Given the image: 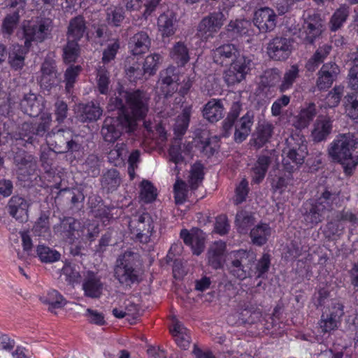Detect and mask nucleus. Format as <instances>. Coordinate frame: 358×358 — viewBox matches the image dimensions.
I'll return each instance as SVG.
<instances>
[{
  "mask_svg": "<svg viewBox=\"0 0 358 358\" xmlns=\"http://www.w3.org/2000/svg\"><path fill=\"white\" fill-rule=\"evenodd\" d=\"M110 110H118V116L105 118L101 134L106 142L114 143L124 131L133 132L137 121L148 111V99L142 91H117L108 103Z\"/></svg>",
  "mask_w": 358,
  "mask_h": 358,
  "instance_id": "f257e3e1",
  "label": "nucleus"
},
{
  "mask_svg": "<svg viewBox=\"0 0 358 358\" xmlns=\"http://www.w3.org/2000/svg\"><path fill=\"white\" fill-rule=\"evenodd\" d=\"M139 262L140 255L131 251H126L117 259L114 277L124 288L130 289L140 282Z\"/></svg>",
  "mask_w": 358,
  "mask_h": 358,
  "instance_id": "f03ea898",
  "label": "nucleus"
},
{
  "mask_svg": "<svg viewBox=\"0 0 358 358\" xmlns=\"http://www.w3.org/2000/svg\"><path fill=\"white\" fill-rule=\"evenodd\" d=\"M256 260L252 252L239 250L230 255V259L227 264L229 273L234 278L243 280L251 278L254 274V265Z\"/></svg>",
  "mask_w": 358,
  "mask_h": 358,
  "instance_id": "7ed1b4c3",
  "label": "nucleus"
},
{
  "mask_svg": "<svg viewBox=\"0 0 358 358\" xmlns=\"http://www.w3.org/2000/svg\"><path fill=\"white\" fill-rule=\"evenodd\" d=\"M337 200V194L324 190L315 203L309 204L310 208H307L304 214L305 220L311 224H317L322 222L334 208V205ZM308 205V203L306 204V206Z\"/></svg>",
  "mask_w": 358,
  "mask_h": 358,
  "instance_id": "20e7f679",
  "label": "nucleus"
},
{
  "mask_svg": "<svg viewBox=\"0 0 358 358\" xmlns=\"http://www.w3.org/2000/svg\"><path fill=\"white\" fill-rule=\"evenodd\" d=\"M358 145V136L355 133L340 134L331 143L329 155L336 162H343L352 157Z\"/></svg>",
  "mask_w": 358,
  "mask_h": 358,
  "instance_id": "39448f33",
  "label": "nucleus"
},
{
  "mask_svg": "<svg viewBox=\"0 0 358 358\" xmlns=\"http://www.w3.org/2000/svg\"><path fill=\"white\" fill-rule=\"evenodd\" d=\"M46 142L50 148L57 153H66L80 149V144L73 139L70 130L59 129L57 132L48 134Z\"/></svg>",
  "mask_w": 358,
  "mask_h": 358,
  "instance_id": "423d86ee",
  "label": "nucleus"
},
{
  "mask_svg": "<svg viewBox=\"0 0 358 358\" xmlns=\"http://www.w3.org/2000/svg\"><path fill=\"white\" fill-rule=\"evenodd\" d=\"M129 227L131 234L137 241L147 243L152 234L154 224L148 213H143L133 216L129 222Z\"/></svg>",
  "mask_w": 358,
  "mask_h": 358,
  "instance_id": "0eeeda50",
  "label": "nucleus"
},
{
  "mask_svg": "<svg viewBox=\"0 0 358 358\" xmlns=\"http://www.w3.org/2000/svg\"><path fill=\"white\" fill-rule=\"evenodd\" d=\"M294 41L291 38L276 36L267 44L268 57L275 61H285L289 58L293 50Z\"/></svg>",
  "mask_w": 358,
  "mask_h": 358,
  "instance_id": "6e6552de",
  "label": "nucleus"
},
{
  "mask_svg": "<svg viewBox=\"0 0 358 358\" xmlns=\"http://www.w3.org/2000/svg\"><path fill=\"white\" fill-rule=\"evenodd\" d=\"M225 20L222 12L217 11L210 13L199 22L196 34L202 40L207 41L220 29Z\"/></svg>",
  "mask_w": 358,
  "mask_h": 358,
  "instance_id": "1a4fd4ad",
  "label": "nucleus"
},
{
  "mask_svg": "<svg viewBox=\"0 0 358 358\" xmlns=\"http://www.w3.org/2000/svg\"><path fill=\"white\" fill-rule=\"evenodd\" d=\"M52 21L49 19L41 20L36 24H28L24 27V45L29 48L31 41L42 42L52 31Z\"/></svg>",
  "mask_w": 358,
  "mask_h": 358,
  "instance_id": "9d476101",
  "label": "nucleus"
},
{
  "mask_svg": "<svg viewBox=\"0 0 358 358\" xmlns=\"http://www.w3.org/2000/svg\"><path fill=\"white\" fill-rule=\"evenodd\" d=\"M213 62L221 66H231L241 60L240 58H246L241 54L239 49L232 43L222 45L212 51Z\"/></svg>",
  "mask_w": 358,
  "mask_h": 358,
  "instance_id": "9b49d317",
  "label": "nucleus"
},
{
  "mask_svg": "<svg viewBox=\"0 0 358 358\" xmlns=\"http://www.w3.org/2000/svg\"><path fill=\"white\" fill-rule=\"evenodd\" d=\"M323 31L322 19L318 15H313L304 20L299 36L303 43L312 44Z\"/></svg>",
  "mask_w": 358,
  "mask_h": 358,
  "instance_id": "f8f14e48",
  "label": "nucleus"
},
{
  "mask_svg": "<svg viewBox=\"0 0 358 358\" xmlns=\"http://www.w3.org/2000/svg\"><path fill=\"white\" fill-rule=\"evenodd\" d=\"M104 284L98 273L87 271L83 273L82 289L84 295L91 299H99L103 294Z\"/></svg>",
  "mask_w": 358,
  "mask_h": 358,
  "instance_id": "ddd939ff",
  "label": "nucleus"
},
{
  "mask_svg": "<svg viewBox=\"0 0 358 358\" xmlns=\"http://www.w3.org/2000/svg\"><path fill=\"white\" fill-rule=\"evenodd\" d=\"M278 16L275 11L268 8H259L254 13L252 22L262 33L273 31L276 27Z\"/></svg>",
  "mask_w": 358,
  "mask_h": 358,
  "instance_id": "4468645a",
  "label": "nucleus"
},
{
  "mask_svg": "<svg viewBox=\"0 0 358 358\" xmlns=\"http://www.w3.org/2000/svg\"><path fill=\"white\" fill-rule=\"evenodd\" d=\"M240 59L229 66V69L224 73V81L228 86H233L241 83L250 69L251 60L250 59L240 58Z\"/></svg>",
  "mask_w": 358,
  "mask_h": 358,
  "instance_id": "2eb2a0df",
  "label": "nucleus"
},
{
  "mask_svg": "<svg viewBox=\"0 0 358 358\" xmlns=\"http://www.w3.org/2000/svg\"><path fill=\"white\" fill-rule=\"evenodd\" d=\"M52 121L50 113H43L40 117V122L36 123H24L22 126V130L25 131L22 134L24 137L27 136L26 141L29 143H34L35 136H43L50 127Z\"/></svg>",
  "mask_w": 358,
  "mask_h": 358,
  "instance_id": "dca6fc26",
  "label": "nucleus"
},
{
  "mask_svg": "<svg viewBox=\"0 0 358 358\" xmlns=\"http://www.w3.org/2000/svg\"><path fill=\"white\" fill-rule=\"evenodd\" d=\"M14 163L17 166L18 175L25 180L26 177L33 175L37 167L36 158L24 151H19L14 157Z\"/></svg>",
  "mask_w": 358,
  "mask_h": 358,
  "instance_id": "f3484780",
  "label": "nucleus"
},
{
  "mask_svg": "<svg viewBox=\"0 0 358 358\" xmlns=\"http://www.w3.org/2000/svg\"><path fill=\"white\" fill-rule=\"evenodd\" d=\"M333 120L327 115H319L313 124L311 138L315 143L326 141L331 133Z\"/></svg>",
  "mask_w": 358,
  "mask_h": 358,
  "instance_id": "a211bd4d",
  "label": "nucleus"
},
{
  "mask_svg": "<svg viewBox=\"0 0 358 358\" xmlns=\"http://www.w3.org/2000/svg\"><path fill=\"white\" fill-rule=\"evenodd\" d=\"M29 207V203L28 201L19 196H13L8 203L10 215L20 222L27 221Z\"/></svg>",
  "mask_w": 358,
  "mask_h": 358,
  "instance_id": "6ab92c4d",
  "label": "nucleus"
},
{
  "mask_svg": "<svg viewBox=\"0 0 358 358\" xmlns=\"http://www.w3.org/2000/svg\"><path fill=\"white\" fill-rule=\"evenodd\" d=\"M79 228H80V223L74 218L68 217L62 220L58 225L55 226L54 230L73 243L78 238Z\"/></svg>",
  "mask_w": 358,
  "mask_h": 358,
  "instance_id": "aec40b11",
  "label": "nucleus"
},
{
  "mask_svg": "<svg viewBox=\"0 0 358 358\" xmlns=\"http://www.w3.org/2000/svg\"><path fill=\"white\" fill-rule=\"evenodd\" d=\"M338 72V66L335 63L324 64L319 72V78L317 82L318 88L324 90L331 87Z\"/></svg>",
  "mask_w": 358,
  "mask_h": 358,
  "instance_id": "412c9836",
  "label": "nucleus"
},
{
  "mask_svg": "<svg viewBox=\"0 0 358 358\" xmlns=\"http://www.w3.org/2000/svg\"><path fill=\"white\" fill-rule=\"evenodd\" d=\"M20 106L24 113L31 117H36L42 111V97L38 96L35 93L29 91L24 94L22 99Z\"/></svg>",
  "mask_w": 358,
  "mask_h": 358,
  "instance_id": "4be33fe9",
  "label": "nucleus"
},
{
  "mask_svg": "<svg viewBox=\"0 0 358 358\" xmlns=\"http://www.w3.org/2000/svg\"><path fill=\"white\" fill-rule=\"evenodd\" d=\"M254 122V115L247 112L242 117L236 122L234 140L237 143L243 142L249 135Z\"/></svg>",
  "mask_w": 358,
  "mask_h": 358,
  "instance_id": "5701e85b",
  "label": "nucleus"
},
{
  "mask_svg": "<svg viewBox=\"0 0 358 358\" xmlns=\"http://www.w3.org/2000/svg\"><path fill=\"white\" fill-rule=\"evenodd\" d=\"M329 314H322L320 321L322 331L327 333L337 328L338 319L343 315V306L337 303L332 308Z\"/></svg>",
  "mask_w": 358,
  "mask_h": 358,
  "instance_id": "b1692460",
  "label": "nucleus"
},
{
  "mask_svg": "<svg viewBox=\"0 0 358 358\" xmlns=\"http://www.w3.org/2000/svg\"><path fill=\"white\" fill-rule=\"evenodd\" d=\"M79 119L83 122L96 121L102 115L103 110L99 104L92 101L80 103L78 106Z\"/></svg>",
  "mask_w": 358,
  "mask_h": 358,
  "instance_id": "393cba45",
  "label": "nucleus"
},
{
  "mask_svg": "<svg viewBox=\"0 0 358 358\" xmlns=\"http://www.w3.org/2000/svg\"><path fill=\"white\" fill-rule=\"evenodd\" d=\"M226 250V244L222 241L214 242L208 251V264L214 269L222 266L223 257Z\"/></svg>",
  "mask_w": 358,
  "mask_h": 358,
  "instance_id": "a878e982",
  "label": "nucleus"
},
{
  "mask_svg": "<svg viewBox=\"0 0 358 358\" xmlns=\"http://www.w3.org/2000/svg\"><path fill=\"white\" fill-rule=\"evenodd\" d=\"M150 43V38L145 31L135 34L129 41L131 51L135 55L146 52L149 50Z\"/></svg>",
  "mask_w": 358,
  "mask_h": 358,
  "instance_id": "bb28decb",
  "label": "nucleus"
},
{
  "mask_svg": "<svg viewBox=\"0 0 358 358\" xmlns=\"http://www.w3.org/2000/svg\"><path fill=\"white\" fill-rule=\"evenodd\" d=\"M157 24L162 37L173 36L178 27L176 17L172 13L161 15L158 18Z\"/></svg>",
  "mask_w": 358,
  "mask_h": 358,
  "instance_id": "cd10ccee",
  "label": "nucleus"
},
{
  "mask_svg": "<svg viewBox=\"0 0 358 358\" xmlns=\"http://www.w3.org/2000/svg\"><path fill=\"white\" fill-rule=\"evenodd\" d=\"M317 111L315 104L310 103L308 105L301 110L299 113L293 119L292 125L297 129L306 128L310 122L316 115Z\"/></svg>",
  "mask_w": 358,
  "mask_h": 358,
  "instance_id": "c85d7f7f",
  "label": "nucleus"
},
{
  "mask_svg": "<svg viewBox=\"0 0 358 358\" xmlns=\"http://www.w3.org/2000/svg\"><path fill=\"white\" fill-rule=\"evenodd\" d=\"M42 76L41 78V87L44 90L54 87L57 78L55 63L52 59H45L41 66Z\"/></svg>",
  "mask_w": 358,
  "mask_h": 358,
  "instance_id": "c756f323",
  "label": "nucleus"
},
{
  "mask_svg": "<svg viewBox=\"0 0 358 358\" xmlns=\"http://www.w3.org/2000/svg\"><path fill=\"white\" fill-rule=\"evenodd\" d=\"M271 163V158L267 155H259L251 169L252 182L260 183L265 178Z\"/></svg>",
  "mask_w": 358,
  "mask_h": 358,
  "instance_id": "7c9ffc66",
  "label": "nucleus"
},
{
  "mask_svg": "<svg viewBox=\"0 0 358 358\" xmlns=\"http://www.w3.org/2000/svg\"><path fill=\"white\" fill-rule=\"evenodd\" d=\"M180 236L187 245L191 247L194 255H199L203 252L204 237L202 234H191L185 229L181 230Z\"/></svg>",
  "mask_w": 358,
  "mask_h": 358,
  "instance_id": "2f4dec72",
  "label": "nucleus"
},
{
  "mask_svg": "<svg viewBox=\"0 0 358 358\" xmlns=\"http://www.w3.org/2000/svg\"><path fill=\"white\" fill-rule=\"evenodd\" d=\"M292 140H294L293 138H292L290 141H287L288 144L291 146L284 149L283 153H287L289 156L292 157V159L296 162L299 165H301L308 154L307 146L301 138L299 139L298 143H295L294 144L292 143L291 141Z\"/></svg>",
  "mask_w": 358,
  "mask_h": 358,
  "instance_id": "473e14b6",
  "label": "nucleus"
},
{
  "mask_svg": "<svg viewBox=\"0 0 358 358\" xmlns=\"http://www.w3.org/2000/svg\"><path fill=\"white\" fill-rule=\"evenodd\" d=\"M203 115L208 121L216 122L224 115V108L220 100L212 99L204 106Z\"/></svg>",
  "mask_w": 358,
  "mask_h": 358,
  "instance_id": "72a5a7b5",
  "label": "nucleus"
},
{
  "mask_svg": "<svg viewBox=\"0 0 358 358\" xmlns=\"http://www.w3.org/2000/svg\"><path fill=\"white\" fill-rule=\"evenodd\" d=\"M170 331L178 346L183 350H187L189 347L190 336L188 330L181 322L176 321Z\"/></svg>",
  "mask_w": 358,
  "mask_h": 358,
  "instance_id": "f704fd0d",
  "label": "nucleus"
},
{
  "mask_svg": "<svg viewBox=\"0 0 358 358\" xmlns=\"http://www.w3.org/2000/svg\"><path fill=\"white\" fill-rule=\"evenodd\" d=\"M271 234V229L269 225L262 223L250 230V236L254 245L262 246L267 242Z\"/></svg>",
  "mask_w": 358,
  "mask_h": 358,
  "instance_id": "c9c22d12",
  "label": "nucleus"
},
{
  "mask_svg": "<svg viewBox=\"0 0 358 358\" xmlns=\"http://www.w3.org/2000/svg\"><path fill=\"white\" fill-rule=\"evenodd\" d=\"M120 183V173L116 169H109L101 176V187L108 193L115 191Z\"/></svg>",
  "mask_w": 358,
  "mask_h": 358,
  "instance_id": "e433bc0d",
  "label": "nucleus"
},
{
  "mask_svg": "<svg viewBox=\"0 0 358 358\" xmlns=\"http://www.w3.org/2000/svg\"><path fill=\"white\" fill-rule=\"evenodd\" d=\"M86 25L82 16H77L71 20L68 27L67 39L79 41L84 35Z\"/></svg>",
  "mask_w": 358,
  "mask_h": 358,
  "instance_id": "4c0bfd02",
  "label": "nucleus"
},
{
  "mask_svg": "<svg viewBox=\"0 0 358 358\" xmlns=\"http://www.w3.org/2000/svg\"><path fill=\"white\" fill-rule=\"evenodd\" d=\"M169 55L173 61L180 66H185L189 60V50L182 42H177L170 50Z\"/></svg>",
  "mask_w": 358,
  "mask_h": 358,
  "instance_id": "58836bf2",
  "label": "nucleus"
},
{
  "mask_svg": "<svg viewBox=\"0 0 358 358\" xmlns=\"http://www.w3.org/2000/svg\"><path fill=\"white\" fill-rule=\"evenodd\" d=\"M241 111V105L238 102L234 103L229 113L222 122V136L224 137H228L231 134Z\"/></svg>",
  "mask_w": 358,
  "mask_h": 358,
  "instance_id": "ea45409f",
  "label": "nucleus"
},
{
  "mask_svg": "<svg viewBox=\"0 0 358 358\" xmlns=\"http://www.w3.org/2000/svg\"><path fill=\"white\" fill-rule=\"evenodd\" d=\"M27 52L25 48L20 45H13L8 55V62L15 70L21 69L24 65V58Z\"/></svg>",
  "mask_w": 358,
  "mask_h": 358,
  "instance_id": "a19ab883",
  "label": "nucleus"
},
{
  "mask_svg": "<svg viewBox=\"0 0 358 358\" xmlns=\"http://www.w3.org/2000/svg\"><path fill=\"white\" fill-rule=\"evenodd\" d=\"M128 149L124 143H118L113 149L110 150L108 154V159L110 163L115 166H122L124 164V160L127 155Z\"/></svg>",
  "mask_w": 358,
  "mask_h": 358,
  "instance_id": "79ce46f5",
  "label": "nucleus"
},
{
  "mask_svg": "<svg viewBox=\"0 0 358 358\" xmlns=\"http://www.w3.org/2000/svg\"><path fill=\"white\" fill-rule=\"evenodd\" d=\"M350 14V7L347 5L341 6L333 14L330 20V29L336 31L341 27Z\"/></svg>",
  "mask_w": 358,
  "mask_h": 358,
  "instance_id": "37998d69",
  "label": "nucleus"
},
{
  "mask_svg": "<svg viewBox=\"0 0 358 358\" xmlns=\"http://www.w3.org/2000/svg\"><path fill=\"white\" fill-rule=\"evenodd\" d=\"M192 113V107H185L183 108L181 115H178L174 126L175 134L178 136H182L187 131L190 115Z\"/></svg>",
  "mask_w": 358,
  "mask_h": 358,
  "instance_id": "c03bdc74",
  "label": "nucleus"
},
{
  "mask_svg": "<svg viewBox=\"0 0 358 358\" xmlns=\"http://www.w3.org/2000/svg\"><path fill=\"white\" fill-rule=\"evenodd\" d=\"M347 115L352 120H358V91H352L345 97Z\"/></svg>",
  "mask_w": 358,
  "mask_h": 358,
  "instance_id": "a18cd8bd",
  "label": "nucleus"
},
{
  "mask_svg": "<svg viewBox=\"0 0 358 358\" xmlns=\"http://www.w3.org/2000/svg\"><path fill=\"white\" fill-rule=\"evenodd\" d=\"M280 80V74L278 69L266 70L259 78L258 83L263 88L273 87Z\"/></svg>",
  "mask_w": 358,
  "mask_h": 358,
  "instance_id": "49530a36",
  "label": "nucleus"
},
{
  "mask_svg": "<svg viewBox=\"0 0 358 358\" xmlns=\"http://www.w3.org/2000/svg\"><path fill=\"white\" fill-rule=\"evenodd\" d=\"M273 131V126L268 122L260 124L257 129V137L255 143L258 148L262 147L271 138Z\"/></svg>",
  "mask_w": 358,
  "mask_h": 358,
  "instance_id": "de8ad7c7",
  "label": "nucleus"
},
{
  "mask_svg": "<svg viewBox=\"0 0 358 358\" xmlns=\"http://www.w3.org/2000/svg\"><path fill=\"white\" fill-rule=\"evenodd\" d=\"M178 80V76L176 73V67L171 66L161 71L159 83L161 88H173Z\"/></svg>",
  "mask_w": 358,
  "mask_h": 358,
  "instance_id": "09e8293b",
  "label": "nucleus"
},
{
  "mask_svg": "<svg viewBox=\"0 0 358 358\" xmlns=\"http://www.w3.org/2000/svg\"><path fill=\"white\" fill-rule=\"evenodd\" d=\"M254 222V217L249 212L241 210L236 214L235 222L238 231L241 234H246Z\"/></svg>",
  "mask_w": 358,
  "mask_h": 358,
  "instance_id": "8fccbe9b",
  "label": "nucleus"
},
{
  "mask_svg": "<svg viewBox=\"0 0 358 358\" xmlns=\"http://www.w3.org/2000/svg\"><path fill=\"white\" fill-rule=\"evenodd\" d=\"M99 226L94 223H87L79 228V234L76 240L81 239L83 241H93L99 235Z\"/></svg>",
  "mask_w": 358,
  "mask_h": 358,
  "instance_id": "3c124183",
  "label": "nucleus"
},
{
  "mask_svg": "<svg viewBox=\"0 0 358 358\" xmlns=\"http://www.w3.org/2000/svg\"><path fill=\"white\" fill-rule=\"evenodd\" d=\"M331 50V45L324 44L320 46L307 64L308 69H314L315 66L322 63Z\"/></svg>",
  "mask_w": 358,
  "mask_h": 358,
  "instance_id": "603ef678",
  "label": "nucleus"
},
{
  "mask_svg": "<svg viewBox=\"0 0 358 358\" xmlns=\"http://www.w3.org/2000/svg\"><path fill=\"white\" fill-rule=\"evenodd\" d=\"M43 303L48 304V310L52 311L53 308H60L66 304V300L57 291H50L46 296L41 298Z\"/></svg>",
  "mask_w": 358,
  "mask_h": 358,
  "instance_id": "864d4df0",
  "label": "nucleus"
},
{
  "mask_svg": "<svg viewBox=\"0 0 358 358\" xmlns=\"http://www.w3.org/2000/svg\"><path fill=\"white\" fill-rule=\"evenodd\" d=\"M36 252L40 260L45 263L55 262L60 258L59 252L43 245L37 246Z\"/></svg>",
  "mask_w": 358,
  "mask_h": 358,
  "instance_id": "5fc2aeb1",
  "label": "nucleus"
},
{
  "mask_svg": "<svg viewBox=\"0 0 358 358\" xmlns=\"http://www.w3.org/2000/svg\"><path fill=\"white\" fill-rule=\"evenodd\" d=\"M83 169L91 177H96L100 173L101 160L95 155H90L83 164Z\"/></svg>",
  "mask_w": 358,
  "mask_h": 358,
  "instance_id": "6e6d98bb",
  "label": "nucleus"
},
{
  "mask_svg": "<svg viewBox=\"0 0 358 358\" xmlns=\"http://www.w3.org/2000/svg\"><path fill=\"white\" fill-rule=\"evenodd\" d=\"M33 231L35 235L38 236H43L44 238L50 236V222L48 215L42 213L40 215L33 227Z\"/></svg>",
  "mask_w": 358,
  "mask_h": 358,
  "instance_id": "4d7b16f0",
  "label": "nucleus"
},
{
  "mask_svg": "<svg viewBox=\"0 0 358 358\" xmlns=\"http://www.w3.org/2000/svg\"><path fill=\"white\" fill-rule=\"evenodd\" d=\"M157 189L148 180H143L141 184L140 199L143 203H148L155 200Z\"/></svg>",
  "mask_w": 358,
  "mask_h": 358,
  "instance_id": "13d9d810",
  "label": "nucleus"
},
{
  "mask_svg": "<svg viewBox=\"0 0 358 358\" xmlns=\"http://www.w3.org/2000/svg\"><path fill=\"white\" fill-rule=\"evenodd\" d=\"M63 58L66 63L75 62L80 53L78 41L68 39L66 45L63 49Z\"/></svg>",
  "mask_w": 358,
  "mask_h": 358,
  "instance_id": "bf43d9fd",
  "label": "nucleus"
},
{
  "mask_svg": "<svg viewBox=\"0 0 358 358\" xmlns=\"http://www.w3.org/2000/svg\"><path fill=\"white\" fill-rule=\"evenodd\" d=\"M20 13L14 11L12 13L8 14L3 21L2 32L10 35L20 21Z\"/></svg>",
  "mask_w": 358,
  "mask_h": 358,
  "instance_id": "052dcab7",
  "label": "nucleus"
},
{
  "mask_svg": "<svg viewBox=\"0 0 358 358\" xmlns=\"http://www.w3.org/2000/svg\"><path fill=\"white\" fill-rule=\"evenodd\" d=\"M161 59L162 57L159 54L155 53L147 56L142 68L144 73L149 76L154 74L158 68Z\"/></svg>",
  "mask_w": 358,
  "mask_h": 358,
  "instance_id": "680f3d73",
  "label": "nucleus"
},
{
  "mask_svg": "<svg viewBox=\"0 0 358 358\" xmlns=\"http://www.w3.org/2000/svg\"><path fill=\"white\" fill-rule=\"evenodd\" d=\"M271 265V256L265 253L258 260L257 263L254 265V273H257V278H264V275L268 272Z\"/></svg>",
  "mask_w": 358,
  "mask_h": 358,
  "instance_id": "e2e57ef3",
  "label": "nucleus"
},
{
  "mask_svg": "<svg viewBox=\"0 0 358 358\" xmlns=\"http://www.w3.org/2000/svg\"><path fill=\"white\" fill-rule=\"evenodd\" d=\"M123 10L121 8L110 7L106 10V21L109 24L118 27L124 20Z\"/></svg>",
  "mask_w": 358,
  "mask_h": 358,
  "instance_id": "0e129e2a",
  "label": "nucleus"
},
{
  "mask_svg": "<svg viewBox=\"0 0 358 358\" xmlns=\"http://www.w3.org/2000/svg\"><path fill=\"white\" fill-rule=\"evenodd\" d=\"M203 179V167L200 164H194L191 170L189 183L192 189H196Z\"/></svg>",
  "mask_w": 358,
  "mask_h": 358,
  "instance_id": "69168bd1",
  "label": "nucleus"
},
{
  "mask_svg": "<svg viewBox=\"0 0 358 358\" xmlns=\"http://www.w3.org/2000/svg\"><path fill=\"white\" fill-rule=\"evenodd\" d=\"M120 48V43L118 40H115L111 44H109L103 52L102 66L109 64L115 57V55Z\"/></svg>",
  "mask_w": 358,
  "mask_h": 358,
  "instance_id": "338daca9",
  "label": "nucleus"
},
{
  "mask_svg": "<svg viewBox=\"0 0 358 358\" xmlns=\"http://www.w3.org/2000/svg\"><path fill=\"white\" fill-rule=\"evenodd\" d=\"M174 197L176 203H183L186 199L187 189L184 181L178 179L173 186Z\"/></svg>",
  "mask_w": 358,
  "mask_h": 358,
  "instance_id": "774afa93",
  "label": "nucleus"
}]
</instances>
